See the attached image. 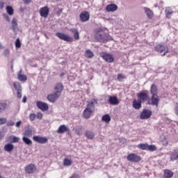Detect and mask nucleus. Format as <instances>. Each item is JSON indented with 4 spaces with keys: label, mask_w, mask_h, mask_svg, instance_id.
<instances>
[{
    "label": "nucleus",
    "mask_w": 178,
    "mask_h": 178,
    "mask_svg": "<svg viewBox=\"0 0 178 178\" xmlns=\"http://www.w3.org/2000/svg\"><path fill=\"white\" fill-rule=\"evenodd\" d=\"M154 51L163 56L169 53V48L165 44L161 43L155 46Z\"/></svg>",
    "instance_id": "obj_3"
},
{
    "label": "nucleus",
    "mask_w": 178,
    "mask_h": 178,
    "mask_svg": "<svg viewBox=\"0 0 178 178\" xmlns=\"http://www.w3.org/2000/svg\"><path fill=\"white\" fill-rule=\"evenodd\" d=\"M70 31L74 33L73 37L72 36H69L67 34H65L63 33H56V35L63 41H66L68 42H72L74 41H77L79 40V31L76 29L73 28L70 29Z\"/></svg>",
    "instance_id": "obj_1"
},
{
    "label": "nucleus",
    "mask_w": 178,
    "mask_h": 178,
    "mask_svg": "<svg viewBox=\"0 0 178 178\" xmlns=\"http://www.w3.org/2000/svg\"><path fill=\"white\" fill-rule=\"evenodd\" d=\"M26 99H27V98H26V96L25 95V96L22 98V103H26Z\"/></svg>",
    "instance_id": "obj_52"
},
{
    "label": "nucleus",
    "mask_w": 178,
    "mask_h": 178,
    "mask_svg": "<svg viewBox=\"0 0 178 178\" xmlns=\"http://www.w3.org/2000/svg\"><path fill=\"white\" fill-rule=\"evenodd\" d=\"M118 10V6L112 3V4H109L107 6V7H106V11L107 12H115Z\"/></svg>",
    "instance_id": "obj_23"
},
{
    "label": "nucleus",
    "mask_w": 178,
    "mask_h": 178,
    "mask_svg": "<svg viewBox=\"0 0 178 178\" xmlns=\"http://www.w3.org/2000/svg\"><path fill=\"white\" fill-rule=\"evenodd\" d=\"M35 118H36L35 114H30L29 115V119L31 121H34Z\"/></svg>",
    "instance_id": "obj_45"
},
{
    "label": "nucleus",
    "mask_w": 178,
    "mask_h": 178,
    "mask_svg": "<svg viewBox=\"0 0 178 178\" xmlns=\"http://www.w3.org/2000/svg\"><path fill=\"white\" fill-rule=\"evenodd\" d=\"M7 104L6 103H0V113H2L6 109Z\"/></svg>",
    "instance_id": "obj_39"
},
{
    "label": "nucleus",
    "mask_w": 178,
    "mask_h": 178,
    "mask_svg": "<svg viewBox=\"0 0 178 178\" xmlns=\"http://www.w3.org/2000/svg\"><path fill=\"white\" fill-rule=\"evenodd\" d=\"M84 56L88 58H92L94 57V54L90 49L85 51Z\"/></svg>",
    "instance_id": "obj_32"
},
{
    "label": "nucleus",
    "mask_w": 178,
    "mask_h": 178,
    "mask_svg": "<svg viewBox=\"0 0 178 178\" xmlns=\"http://www.w3.org/2000/svg\"><path fill=\"white\" fill-rule=\"evenodd\" d=\"M175 173L170 170H163V178H172Z\"/></svg>",
    "instance_id": "obj_25"
},
{
    "label": "nucleus",
    "mask_w": 178,
    "mask_h": 178,
    "mask_svg": "<svg viewBox=\"0 0 178 178\" xmlns=\"http://www.w3.org/2000/svg\"><path fill=\"white\" fill-rule=\"evenodd\" d=\"M70 178H80V176L79 174L74 173L70 177Z\"/></svg>",
    "instance_id": "obj_48"
},
{
    "label": "nucleus",
    "mask_w": 178,
    "mask_h": 178,
    "mask_svg": "<svg viewBox=\"0 0 178 178\" xmlns=\"http://www.w3.org/2000/svg\"><path fill=\"white\" fill-rule=\"evenodd\" d=\"M36 171V167L34 164H29L25 167V172L26 174L32 175Z\"/></svg>",
    "instance_id": "obj_15"
},
{
    "label": "nucleus",
    "mask_w": 178,
    "mask_h": 178,
    "mask_svg": "<svg viewBox=\"0 0 178 178\" xmlns=\"http://www.w3.org/2000/svg\"><path fill=\"white\" fill-rule=\"evenodd\" d=\"M15 125V122L13 121H9L8 123H7V126L8 127H13Z\"/></svg>",
    "instance_id": "obj_49"
},
{
    "label": "nucleus",
    "mask_w": 178,
    "mask_h": 178,
    "mask_svg": "<svg viewBox=\"0 0 178 178\" xmlns=\"http://www.w3.org/2000/svg\"><path fill=\"white\" fill-rule=\"evenodd\" d=\"M22 141H24L27 145H31L33 144L32 140L26 136L22 137Z\"/></svg>",
    "instance_id": "obj_34"
},
{
    "label": "nucleus",
    "mask_w": 178,
    "mask_h": 178,
    "mask_svg": "<svg viewBox=\"0 0 178 178\" xmlns=\"http://www.w3.org/2000/svg\"><path fill=\"white\" fill-rule=\"evenodd\" d=\"M95 34H99L101 32H104V29L102 27L96 28L94 30Z\"/></svg>",
    "instance_id": "obj_40"
},
{
    "label": "nucleus",
    "mask_w": 178,
    "mask_h": 178,
    "mask_svg": "<svg viewBox=\"0 0 178 178\" xmlns=\"http://www.w3.org/2000/svg\"><path fill=\"white\" fill-rule=\"evenodd\" d=\"M15 47L17 49L21 48L22 44H21L20 39H19V38L17 39L16 42H15Z\"/></svg>",
    "instance_id": "obj_41"
},
{
    "label": "nucleus",
    "mask_w": 178,
    "mask_h": 178,
    "mask_svg": "<svg viewBox=\"0 0 178 178\" xmlns=\"http://www.w3.org/2000/svg\"><path fill=\"white\" fill-rule=\"evenodd\" d=\"M73 161L72 159H69L67 158L64 159L63 160V165L66 167H70L72 165Z\"/></svg>",
    "instance_id": "obj_31"
},
{
    "label": "nucleus",
    "mask_w": 178,
    "mask_h": 178,
    "mask_svg": "<svg viewBox=\"0 0 178 178\" xmlns=\"http://www.w3.org/2000/svg\"><path fill=\"white\" fill-rule=\"evenodd\" d=\"M175 114L178 116V104H177V106L175 107Z\"/></svg>",
    "instance_id": "obj_54"
},
{
    "label": "nucleus",
    "mask_w": 178,
    "mask_h": 178,
    "mask_svg": "<svg viewBox=\"0 0 178 178\" xmlns=\"http://www.w3.org/2000/svg\"><path fill=\"white\" fill-rule=\"evenodd\" d=\"M63 89H64V86L63 85V83H56V87H54V90H56V93H58V94H60V92H62Z\"/></svg>",
    "instance_id": "obj_26"
},
{
    "label": "nucleus",
    "mask_w": 178,
    "mask_h": 178,
    "mask_svg": "<svg viewBox=\"0 0 178 178\" xmlns=\"http://www.w3.org/2000/svg\"><path fill=\"white\" fill-rule=\"evenodd\" d=\"M7 122L6 118H0V125L5 124Z\"/></svg>",
    "instance_id": "obj_46"
},
{
    "label": "nucleus",
    "mask_w": 178,
    "mask_h": 178,
    "mask_svg": "<svg viewBox=\"0 0 178 178\" xmlns=\"http://www.w3.org/2000/svg\"><path fill=\"white\" fill-rule=\"evenodd\" d=\"M6 20H7L8 22H10V17H8V16H6Z\"/></svg>",
    "instance_id": "obj_57"
},
{
    "label": "nucleus",
    "mask_w": 178,
    "mask_h": 178,
    "mask_svg": "<svg viewBox=\"0 0 178 178\" xmlns=\"http://www.w3.org/2000/svg\"><path fill=\"white\" fill-rule=\"evenodd\" d=\"M10 69L13 70V61L11 62Z\"/></svg>",
    "instance_id": "obj_56"
},
{
    "label": "nucleus",
    "mask_w": 178,
    "mask_h": 178,
    "mask_svg": "<svg viewBox=\"0 0 178 178\" xmlns=\"http://www.w3.org/2000/svg\"><path fill=\"white\" fill-rule=\"evenodd\" d=\"M152 112L149 109H143L142 113H140V118L142 120H147L151 118Z\"/></svg>",
    "instance_id": "obj_11"
},
{
    "label": "nucleus",
    "mask_w": 178,
    "mask_h": 178,
    "mask_svg": "<svg viewBox=\"0 0 178 178\" xmlns=\"http://www.w3.org/2000/svg\"><path fill=\"white\" fill-rule=\"evenodd\" d=\"M36 117H37L38 119L42 120V118H43L42 113H38Z\"/></svg>",
    "instance_id": "obj_47"
},
{
    "label": "nucleus",
    "mask_w": 178,
    "mask_h": 178,
    "mask_svg": "<svg viewBox=\"0 0 178 178\" xmlns=\"http://www.w3.org/2000/svg\"><path fill=\"white\" fill-rule=\"evenodd\" d=\"M124 79L125 76L123 75V74H118V75H117V79H118L120 81H123Z\"/></svg>",
    "instance_id": "obj_42"
},
{
    "label": "nucleus",
    "mask_w": 178,
    "mask_h": 178,
    "mask_svg": "<svg viewBox=\"0 0 178 178\" xmlns=\"http://www.w3.org/2000/svg\"><path fill=\"white\" fill-rule=\"evenodd\" d=\"M65 76V73L62 72L61 74H60V77H63Z\"/></svg>",
    "instance_id": "obj_58"
},
{
    "label": "nucleus",
    "mask_w": 178,
    "mask_h": 178,
    "mask_svg": "<svg viewBox=\"0 0 178 178\" xmlns=\"http://www.w3.org/2000/svg\"><path fill=\"white\" fill-rule=\"evenodd\" d=\"M10 140L12 143H17L19 141V138L16 136H11Z\"/></svg>",
    "instance_id": "obj_43"
},
{
    "label": "nucleus",
    "mask_w": 178,
    "mask_h": 178,
    "mask_svg": "<svg viewBox=\"0 0 178 178\" xmlns=\"http://www.w3.org/2000/svg\"><path fill=\"white\" fill-rule=\"evenodd\" d=\"M4 7V3L3 2H0V9H3Z\"/></svg>",
    "instance_id": "obj_55"
},
{
    "label": "nucleus",
    "mask_w": 178,
    "mask_h": 178,
    "mask_svg": "<svg viewBox=\"0 0 178 178\" xmlns=\"http://www.w3.org/2000/svg\"><path fill=\"white\" fill-rule=\"evenodd\" d=\"M11 25H12L11 26L12 29L15 31L16 29L17 28V21L15 18L13 19L12 22H11Z\"/></svg>",
    "instance_id": "obj_36"
},
{
    "label": "nucleus",
    "mask_w": 178,
    "mask_h": 178,
    "mask_svg": "<svg viewBox=\"0 0 178 178\" xmlns=\"http://www.w3.org/2000/svg\"><path fill=\"white\" fill-rule=\"evenodd\" d=\"M144 10H145V13L147 18H149V19H152V18L154 17L153 11L147 7H144Z\"/></svg>",
    "instance_id": "obj_22"
},
{
    "label": "nucleus",
    "mask_w": 178,
    "mask_h": 178,
    "mask_svg": "<svg viewBox=\"0 0 178 178\" xmlns=\"http://www.w3.org/2000/svg\"><path fill=\"white\" fill-rule=\"evenodd\" d=\"M97 104V101L95 99H92L88 102L87 108L83 111V118L84 119H90L92 113L95 111V104Z\"/></svg>",
    "instance_id": "obj_2"
},
{
    "label": "nucleus",
    "mask_w": 178,
    "mask_h": 178,
    "mask_svg": "<svg viewBox=\"0 0 178 178\" xmlns=\"http://www.w3.org/2000/svg\"><path fill=\"white\" fill-rule=\"evenodd\" d=\"M140 156L135 154V153H130L127 156V160L129 162L132 163H139L141 161Z\"/></svg>",
    "instance_id": "obj_8"
},
{
    "label": "nucleus",
    "mask_w": 178,
    "mask_h": 178,
    "mask_svg": "<svg viewBox=\"0 0 178 178\" xmlns=\"http://www.w3.org/2000/svg\"><path fill=\"white\" fill-rule=\"evenodd\" d=\"M100 57L102 58L107 63H113L115 60L114 56L113 54H107L106 52H101L99 54Z\"/></svg>",
    "instance_id": "obj_9"
},
{
    "label": "nucleus",
    "mask_w": 178,
    "mask_h": 178,
    "mask_svg": "<svg viewBox=\"0 0 178 178\" xmlns=\"http://www.w3.org/2000/svg\"><path fill=\"white\" fill-rule=\"evenodd\" d=\"M178 160V152L174 150L170 154V161H175Z\"/></svg>",
    "instance_id": "obj_28"
},
{
    "label": "nucleus",
    "mask_w": 178,
    "mask_h": 178,
    "mask_svg": "<svg viewBox=\"0 0 178 178\" xmlns=\"http://www.w3.org/2000/svg\"><path fill=\"white\" fill-rule=\"evenodd\" d=\"M0 178H5V177L0 175Z\"/></svg>",
    "instance_id": "obj_60"
},
{
    "label": "nucleus",
    "mask_w": 178,
    "mask_h": 178,
    "mask_svg": "<svg viewBox=\"0 0 178 178\" xmlns=\"http://www.w3.org/2000/svg\"><path fill=\"white\" fill-rule=\"evenodd\" d=\"M4 138V134L3 132H0V140Z\"/></svg>",
    "instance_id": "obj_51"
},
{
    "label": "nucleus",
    "mask_w": 178,
    "mask_h": 178,
    "mask_svg": "<svg viewBox=\"0 0 178 178\" xmlns=\"http://www.w3.org/2000/svg\"><path fill=\"white\" fill-rule=\"evenodd\" d=\"M21 124H22V122H21V121L17 122L16 123V127H17V128H19V127H20Z\"/></svg>",
    "instance_id": "obj_53"
},
{
    "label": "nucleus",
    "mask_w": 178,
    "mask_h": 178,
    "mask_svg": "<svg viewBox=\"0 0 178 178\" xmlns=\"http://www.w3.org/2000/svg\"><path fill=\"white\" fill-rule=\"evenodd\" d=\"M13 86L17 91V97L18 99H22V86L21 85L20 83L18 82H15L13 83Z\"/></svg>",
    "instance_id": "obj_10"
},
{
    "label": "nucleus",
    "mask_w": 178,
    "mask_h": 178,
    "mask_svg": "<svg viewBox=\"0 0 178 178\" xmlns=\"http://www.w3.org/2000/svg\"><path fill=\"white\" fill-rule=\"evenodd\" d=\"M6 10H7L8 14L10 15H13L14 14V10L12 6H8L6 8Z\"/></svg>",
    "instance_id": "obj_38"
},
{
    "label": "nucleus",
    "mask_w": 178,
    "mask_h": 178,
    "mask_svg": "<svg viewBox=\"0 0 178 178\" xmlns=\"http://www.w3.org/2000/svg\"><path fill=\"white\" fill-rule=\"evenodd\" d=\"M142 102L138 99H134L132 102V106L134 109L138 110L140 109L142 107Z\"/></svg>",
    "instance_id": "obj_18"
},
{
    "label": "nucleus",
    "mask_w": 178,
    "mask_h": 178,
    "mask_svg": "<svg viewBox=\"0 0 178 178\" xmlns=\"http://www.w3.org/2000/svg\"><path fill=\"white\" fill-rule=\"evenodd\" d=\"M17 79L21 81H26L27 80V76L26 75H24L23 74H22V70H20L19 72L17 74Z\"/></svg>",
    "instance_id": "obj_29"
},
{
    "label": "nucleus",
    "mask_w": 178,
    "mask_h": 178,
    "mask_svg": "<svg viewBox=\"0 0 178 178\" xmlns=\"http://www.w3.org/2000/svg\"><path fill=\"white\" fill-rule=\"evenodd\" d=\"M70 129L65 124L60 125L59 128L57 130L58 134H63L65 132H69Z\"/></svg>",
    "instance_id": "obj_19"
},
{
    "label": "nucleus",
    "mask_w": 178,
    "mask_h": 178,
    "mask_svg": "<svg viewBox=\"0 0 178 178\" xmlns=\"http://www.w3.org/2000/svg\"><path fill=\"white\" fill-rule=\"evenodd\" d=\"M79 17H80V21L81 22H88L90 19V14L88 11H83L81 13Z\"/></svg>",
    "instance_id": "obj_13"
},
{
    "label": "nucleus",
    "mask_w": 178,
    "mask_h": 178,
    "mask_svg": "<svg viewBox=\"0 0 178 178\" xmlns=\"http://www.w3.org/2000/svg\"><path fill=\"white\" fill-rule=\"evenodd\" d=\"M160 102V98L158 95H152L149 98L147 104L158 108Z\"/></svg>",
    "instance_id": "obj_5"
},
{
    "label": "nucleus",
    "mask_w": 178,
    "mask_h": 178,
    "mask_svg": "<svg viewBox=\"0 0 178 178\" xmlns=\"http://www.w3.org/2000/svg\"><path fill=\"white\" fill-rule=\"evenodd\" d=\"M85 137L88 138V139H93L95 137V133L92 131L87 130L84 133Z\"/></svg>",
    "instance_id": "obj_24"
},
{
    "label": "nucleus",
    "mask_w": 178,
    "mask_h": 178,
    "mask_svg": "<svg viewBox=\"0 0 178 178\" xmlns=\"http://www.w3.org/2000/svg\"><path fill=\"white\" fill-rule=\"evenodd\" d=\"M108 102L111 105H118L120 104V101L116 96H109Z\"/></svg>",
    "instance_id": "obj_20"
},
{
    "label": "nucleus",
    "mask_w": 178,
    "mask_h": 178,
    "mask_svg": "<svg viewBox=\"0 0 178 178\" xmlns=\"http://www.w3.org/2000/svg\"><path fill=\"white\" fill-rule=\"evenodd\" d=\"M14 149V145L11 143H8L6 145H5L4 147V149L5 151L8 152H10L13 150Z\"/></svg>",
    "instance_id": "obj_30"
},
{
    "label": "nucleus",
    "mask_w": 178,
    "mask_h": 178,
    "mask_svg": "<svg viewBox=\"0 0 178 178\" xmlns=\"http://www.w3.org/2000/svg\"><path fill=\"white\" fill-rule=\"evenodd\" d=\"M94 38L100 42H106L111 40V37L108 33H105L102 34H95Z\"/></svg>",
    "instance_id": "obj_6"
},
{
    "label": "nucleus",
    "mask_w": 178,
    "mask_h": 178,
    "mask_svg": "<svg viewBox=\"0 0 178 178\" xmlns=\"http://www.w3.org/2000/svg\"><path fill=\"white\" fill-rule=\"evenodd\" d=\"M24 136L26 137L30 138L32 136V130L31 129H27L24 132Z\"/></svg>",
    "instance_id": "obj_37"
},
{
    "label": "nucleus",
    "mask_w": 178,
    "mask_h": 178,
    "mask_svg": "<svg viewBox=\"0 0 178 178\" xmlns=\"http://www.w3.org/2000/svg\"><path fill=\"white\" fill-rule=\"evenodd\" d=\"M83 128L82 127H78L76 129H75V134H76L77 136H81L83 135Z\"/></svg>",
    "instance_id": "obj_35"
},
{
    "label": "nucleus",
    "mask_w": 178,
    "mask_h": 178,
    "mask_svg": "<svg viewBox=\"0 0 178 178\" xmlns=\"http://www.w3.org/2000/svg\"><path fill=\"white\" fill-rule=\"evenodd\" d=\"M39 13L42 17L47 18L48 17L49 13V7L45 6V7L40 8Z\"/></svg>",
    "instance_id": "obj_16"
},
{
    "label": "nucleus",
    "mask_w": 178,
    "mask_h": 178,
    "mask_svg": "<svg viewBox=\"0 0 178 178\" xmlns=\"http://www.w3.org/2000/svg\"><path fill=\"white\" fill-rule=\"evenodd\" d=\"M136 147L140 149L141 150H147L151 152L157 150V147L155 145H149L148 143H140L136 145Z\"/></svg>",
    "instance_id": "obj_4"
},
{
    "label": "nucleus",
    "mask_w": 178,
    "mask_h": 178,
    "mask_svg": "<svg viewBox=\"0 0 178 178\" xmlns=\"http://www.w3.org/2000/svg\"><path fill=\"white\" fill-rule=\"evenodd\" d=\"M159 89L156 83H152L150 88V94L151 95H158Z\"/></svg>",
    "instance_id": "obj_21"
},
{
    "label": "nucleus",
    "mask_w": 178,
    "mask_h": 178,
    "mask_svg": "<svg viewBox=\"0 0 178 178\" xmlns=\"http://www.w3.org/2000/svg\"><path fill=\"white\" fill-rule=\"evenodd\" d=\"M25 3V4L28 5L31 2V0H22Z\"/></svg>",
    "instance_id": "obj_50"
},
{
    "label": "nucleus",
    "mask_w": 178,
    "mask_h": 178,
    "mask_svg": "<svg viewBox=\"0 0 178 178\" xmlns=\"http://www.w3.org/2000/svg\"><path fill=\"white\" fill-rule=\"evenodd\" d=\"M3 49V47L1 43H0V49Z\"/></svg>",
    "instance_id": "obj_59"
},
{
    "label": "nucleus",
    "mask_w": 178,
    "mask_h": 178,
    "mask_svg": "<svg viewBox=\"0 0 178 178\" xmlns=\"http://www.w3.org/2000/svg\"><path fill=\"white\" fill-rule=\"evenodd\" d=\"M60 97V93L54 92L47 95V99L51 103H54Z\"/></svg>",
    "instance_id": "obj_14"
},
{
    "label": "nucleus",
    "mask_w": 178,
    "mask_h": 178,
    "mask_svg": "<svg viewBox=\"0 0 178 178\" xmlns=\"http://www.w3.org/2000/svg\"><path fill=\"white\" fill-rule=\"evenodd\" d=\"M165 17L168 19H171V16L173 14V10L170 7H167L165 10Z\"/></svg>",
    "instance_id": "obj_27"
},
{
    "label": "nucleus",
    "mask_w": 178,
    "mask_h": 178,
    "mask_svg": "<svg viewBox=\"0 0 178 178\" xmlns=\"http://www.w3.org/2000/svg\"><path fill=\"white\" fill-rule=\"evenodd\" d=\"M38 108L40 109L42 111H47L49 109V106L47 103L38 102L36 103Z\"/></svg>",
    "instance_id": "obj_17"
},
{
    "label": "nucleus",
    "mask_w": 178,
    "mask_h": 178,
    "mask_svg": "<svg viewBox=\"0 0 178 178\" xmlns=\"http://www.w3.org/2000/svg\"><path fill=\"white\" fill-rule=\"evenodd\" d=\"M33 140L39 144H46L48 142V138L41 136H33Z\"/></svg>",
    "instance_id": "obj_12"
},
{
    "label": "nucleus",
    "mask_w": 178,
    "mask_h": 178,
    "mask_svg": "<svg viewBox=\"0 0 178 178\" xmlns=\"http://www.w3.org/2000/svg\"><path fill=\"white\" fill-rule=\"evenodd\" d=\"M136 97H138V99H139L140 102H147V103L149 99V92L147 90L141 91L140 92L138 93V95H136Z\"/></svg>",
    "instance_id": "obj_7"
},
{
    "label": "nucleus",
    "mask_w": 178,
    "mask_h": 178,
    "mask_svg": "<svg viewBox=\"0 0 178 178\" xmlns=\"http://www.w3.org/2000/svg\"><path fill=\"white\" fill-rule=\"evenodd\" d=\"M111 116L108 114H104L102 118V120L107 124H108L111 122Z\"/></svg>",
    "instance_id": "obj_33"
},
{
    "label": "nucleus",
    "mask_w": 178,
    "mask_h": 178,
    "mask_svg": "<svg viewBox=\"0 0 178 178\" xmlns=\"http://www.w3.org/2000/svg\"><path fill=\"white\" fill-rule=\"evenodd\" d=\"M10 49H6L4 51V56H5L6 57H9V56H10Z\"/></svg>",
    "instance_id": "obj_44"
}]
</instances>
